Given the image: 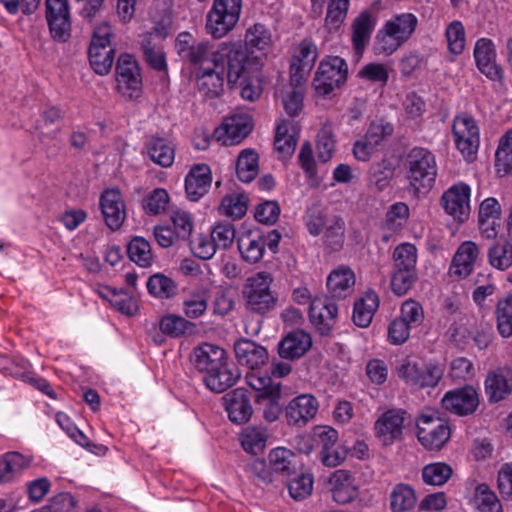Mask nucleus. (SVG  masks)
Here are the masks:
<instances>
[{"mask_svg": "<svg viewBox=\"0 0 512 512\" xmlns=\"http://www.w3.org/2000/svg\"><path fill=\"white\" fill-rule=\"evenodd\" d=\"M245 60H247L245 50L222 48L214 55L210 64L200 68L201 74L197 77L199 91L209 98L220 96L224 90L225 70H227L228 86L233 88L245 76Z\"/></svg>", "mask_w": 512, "mask_h": 512, "instance_id": "1", "label": "nucleus"}, {"mask_svg": "<svg viewBox=\"0 0 512 512\" xmlns=\"http://www.w3.org/2000/svg\"><path fill=\"white\" fill-rule=\"evenodd\" d=\"M190 360L194 368L203 374L208 389L222 393L240 378L238 369L227 362L226 351L214 344L203 343L193 349Z\"/></svg>", "mask_w": 512, "mask_h": 512, "instance_id": "2", "label": "nucleus"}, {"mask_svg": "<svg viewBox=\"0 0 512 512\" xmlns=\"http://www.w3.org/2000/svg\"><path fill=\"white\" fill-rule=\"evenodd\" d=\"M417 17L412 13L394 15L377 32L373 50L376 55H391L414 33Z\"/></svg>", "mask_w": 512, "mask_h": 512, "instance_id": "3", "label": "nucleus"}, {"mask_svg": "<svg viewBox=\"0 0 512 512\" xmlns=\"http://www.w3.org/2000/svg\"><path fill=\"white\" fill-rule=\"evenodd\" d=\"M272 283V275L265 271L247 278L242 287V296L249 312L264 315L276 307L278 298L271 290Z\"/></svg>", "mask_w": 512, "mask_h": 512, "instance_id": "4", "label": "nucleus"}, {"mask_svg": "<svg viewBox=\"0 0 512 512\" xmlns=\"http://www.w3.org/2000/svg\"><path fill=\"white\" fill-rule=\"evenodd\" d=\"M407 177L415 192H428L435 183L437 165L431 151L414 147L406 156Z\"/></svg>", "mask_w": 512, "mask_h": 512, "instance_id": "5", "label": "nucleus"}, {"mask_svg": "<svg viewBox=\"0 0 512 512\" xmlns=\"http://www.w3.org/2000/svg\"><path fill=\"white\" fill-rule=\"evenodd\" d=\"M242 0H214L207 14L206 29L215 39L224 37L237 24Z\"/></svg>", "mask_w": 512, "mask_h": 512, "instance_id": "6", "label": "nucleus"}, {"mask_svg": "<svg viewBox=\"0 0 512 512\" xmlns=\"http://www.w3.org/2000/svg\"><path fill=\"white\" fill-rule=\"evenodd\" d=\"M111 35V27L106 22L93 31L88 57L92 69L99 75L108 74L113 65L115 49L111 47Z\"/></svg>", "mask_w": 512, "mask_h": 512, "instance_id": "7", "label": "nucleus"}, {"mask_svg": "<svg viewBox=\"0 0 512 512\" xmlns=\"http://www.w3.org/2000/svg\"><path fill=\"white\" fill-rule=\"evenodd\" d=\"M348 66L339 56L323 59L315 73L313 85L317 94L328 96L335 88H340L347 80Z\"/></svg>", "mask_w": 512, "mask_h": 512, "instance_id": "8", "label": "nucleus"}, {"mask_svg": "<svg viewBox=\"0 0 512 512\" xmlns=\"http://www.w3.org/2000/svg\"><path fill=\"white\" fill-rule=\"evenodd\" d=\"M271 43V35L262 24H255L247 30L245 36V45H232L223 47L224 49H243L247 53V60H245L244 71L259 70L263 65V60L266 57L265 50Z\"/></svg>", "mask_w": 512, "mask_h": 512, "instance_id": "9", "label": "nucleus"}, {"mask_svg": "<svg viewBox=\"0 0 512 512\" xmlns=\"http://www.w3.org/2000/svg\"><path fill=\"white\" fill-rule=\"evenodd\" d=\"M417 438L429 450H440L450 438L448 423L436 414H421L416 420Z\"/></svg>", "mask_w": 512, "mask_h": 512, "instance_id": "10", "label": "nucleus"}, {"mask_svg": "<svg viewBox=\"0 0 512 512\" xmlns=\"http://www.w3.org/2000/svg\"><path fill=\"white\" fill-rule=\"evenodd\" d=\"M175 49L182 61L193 66L210 64L214 55L220 50L214 51L213 46L207 41H197L189 32H181L175 40Z\"/></svg>", "mask_w": 512, "mask_h": 512, "instance_id": "11", "label": "nucleus"}, {"mask_svg": "<svg viewBox=\"0 0 512 512\" xmlns=\"http://www.w3.org/2000/svg\"><path fill=\"white\" fill-rule=\"evenodd\" d=\"M397 373L407 384L419 388L435 387L443 376V370L435 364L419 366L410 360L404 361L397 367Z\"/></svg>", "mask_w": 512, "mask_h": 512, "instance_id": "12", "label": "nucleus"}, {"mask_svg": "<svg viewBox=\"0 0 512 512\" xmlns=\"http://www.w3.org/2000/svg\"><path fill=\"white\" fill-rule=\"evenodd\" d=\"M46 20L52 39L67 42L71 36L68 0H46Z\"/></svg>", "mask_w": 512, "mask_h": 512, "instance_id": "13", "label": "nucleus"}, {"mask_svg": "<svg viewBox=\"0 0 512 512\" xmlns=\"http://www.w3.org/2000/svg\"><path fill=\"white\" fill-rule=\"evenodd\" d=\"M473 55L476 67L483 75L491 81L503 83L504 70L496 61V49L491 39H478Z\"/></svg>", "mask_w": 512, "mask_h": 512, "instance_id": "14", "label": "nucleus"}, {"mask_svg": "<svg viewBox=\"0 0 512 512\" xmlns=\"http://www.w3.org/2000/svg\"><path fill=\"white\" fill-rule=\"evenodd\" d=\"M406 416L407 412L403 409H389L376 420L375 435L384 446L402 439Z\"/></svg>", "mask_w": 512, "mask_h": 512, "instance_id": "15", "label": "nucleus"}, {"mask_svg": "<svg viewBox=\"0 0 512 512\" xmlns=\"http://www.w3.org/2000/svg\"><path fill=\"white\" fill-rule=\"evenodd\" d=\"M319 408L318 400L311 394L294 397L284 409L287 425L304 427L315 418Z\"/></svg>", "mask_w": 512, "mask_h": 512, "instance_id": "16", "label": "nucleus"}, {"mask_svg": "<svg viewBox=\"0 0 512 512\" xmlns=\"http://www.w3.org/2000/svg\"><path fill=\"white\" fill-rule=\"evenodd\" d=\"M445 410L459 416L471 415L479 405L478 393L473 386H464L448 391L442 398Z\"/></svg>", "mask_w": 512, "mask_h": 512, "instance_id": "17", "label": "nucleus"}, {"mask_svg": "<svg viewBox=\"0 0 512 512\" xmlns=\"http://www.w3.org/2000/svg\"><path fill=\"white\" fill-rule=\"evenodd\" d=\"M116 80L118 88L130 98L137 96L142 86L139 67L132 55L123 54L116 64Z\"/></svg>", "mask_w": 512, "mask_h": 512, "instance_id": "18", "label": "nucleus"}, {"mask_svg": "<svg viewBox=\"0 0 512 512\" xmlns=\"http://www.w3.org/2000/svg\"><path fill=\"white\" fill-rule=\"evenodd\" d=\"M470 187L465 183L453 185L441 197L446 213L459 222H464L470 215Z\"/></svg>", "mask_w": 512, "mask_h": 512, "instance_id": "19", "label": "nucleus"}, {"mask_svg": "<svg viewBox=\"0 0 512 512\" xmlns=\"http://www.w3.org/2000/svg\"><path fill=\"white\" fill-rule=\"evenodd\" d=\"M99 204L106 226L113 231L120 229L126 219V206L120 191L105 190Z\"/></svg>", "mask_w": 512, "mask_h": 512, "instance_id": "20", "label": "nucleus"}, {"mask_svg": "<svg viewBox=\"0 0 512 512\" xmlns=\"http://www.w3.org/2000/svg\"><path fill=\"white\" fill-rule=\"evenodd\" d=\"M252 131V121L248 115H233L226 119L214 132V137L225 146L239 144Z\"/></svg>", "mask_w": 512, "mask_h": 512, "instance_id": "21", "label": "nucleus"}, {"mask_svg": "<svg viewBox=\"0 0 512 512\" xmlns=\"http://www.w3.org/2000/svg\"><path fill=\"white\" fill-rule=\"evenodd\" d=\"M222 403L229 420L235 424L247 423L253 414L249 392L244 388H236L226 393L222 397Z\"/></svg>", "mask_w": 512, "mask_h": 512, "instance_id": "22", "label": "nucleus"}, {"mask_svg": "<svg viewBox=\"0 0 512 512\" xmlns=\"http://www.w3.org/2000/svg\"><path fill=\"white\" fill-rule=\"evenodd\" d=\"M332 499L345 505L354 501L359 494V487L350 471L339 469L334 471L328 480Z\"/></svg>", "mask_w": 512, "mask_h": 512, "instance_id": "23", "label": "nucleus"}, {"mask_svg": "<svg viewBox=\"0 0 512 512\" xmlns=\"http://www.w3.org/2000/svg\"><path fill=\"white\" fill-rule=\"evenodd\" d=\"M167 35L168 31L165 26H156L149 33L144 35L141 41V49L145 61L151 68L157 71H165L167 69V63L162 47L159 43L154 41V39L158 38L162 40L166 38Z\"/></svg>", "mask_w": 512, "mask_h": 512, "instance_id": "24", "label": "nucleus"}, {"mask_svg": "<svg viewBox=\"0 0 512 512\" xmlns=\"http://www.w3.org/2000/svg\"><path fill=\"white\" fill-rule=\"evenodd\" d=\"M485 392L490 402H499L512 393V369L499 367L490 371L485 379Z\"/></svg>", "mask_w": 512, "mask_h": 512, "instance_id": "25", "label": "nucleus"}, {"mask_svg": "<svg viewBox=\"0 0 512 512\" xmlns=\"http://www.w3.org/2000/svg\"><path fill=\"white\" fill-rule=\"evenodd\" d=\"M311 345V336L303 330L296 329L287 333L278 343V354L282 359L293 361L305 355Z\"/></svg>", "mask_w": 512, "mask_h": 512, "instance_id": "26", "label": "nucleus"}, {"mask_svg": "<svg viewBox=\"0 0 512 512\" xmlns=\"http://www.w3.org/2000/svg\"><path fill=\"white\" fill-rule=\"evenodd\" d=\"M234 352L240 365L255 370L268 361V352L265 347L256 342L242 338L234 343Z\"/></svg>", "mask_w": 512, "mask_h": 512, "instance_id": "27", "label": "nucleus"}, {"mask_svg": "<svg viewBox=\"0 0 512 512\" xmlns=\"http://www.w3.org/2000/svg\"><path fill=\"white\" fill-rule=\"evenodd\" d=\"M337 313V305L328 298H315L310 303V320L318 327L322 335L330 333Z\"/></svg>", "mask_w": 512, "mask_h": 512, "instance_id": "28", "label": "nucleus"}, {"mask_svg": "<svg viewBox=\"0 0 512 512\" xmlns=\"http://www.w3.org/2000/svg\"><path fill=\"white\" fill-rule=\"evenodd\" d=\"M376 25V17L369 10H363L352 22V44L357 55H362Z\"/></svg>", "mask_w": 512, "mask_h": 512, "instance_id": "29", "label": "nucleus"}, {"mask_svg": "<svg viewBox=\"0 0 512 512\" xmlns=\"http://www.w3.org/2000/svg\"><path fill=\"white\" fill-rule=\"evenodd\" d=\"M211 170L206 164L195 165L185 179V190L191 201H197L204 196L211 186Z\"/></svg>", "mask_w": 512, "mask_h": 512, "instance_id": "30", "label": "nucleus"}, {"mask_svg": "<svg viewBox=\"0 0 512 512\" xmlns=\"http://www.w3.org/2000/svg\"><path fill=\"white\" fill-rule=\"evenodd\" d=\"M237 245L243 260L254 264L263 257L266 240L260 231H247L238 238Z\"/></svg>", "mask_w": 512, "mask_h": 512, "instance_id": "31", "label": "nucleus"}, {"mask_svg": "<svg viewBox=\"0 0 512 512\" xmlns=\"http://www.w3.org/2000/svg\"><path fill=\"white\" fill-rule=\"evenodd\" d=\"M145 148L151 161L167 168L170 167L175 158V145L167 138L151 135L145 142Z\"/></svg>", "mask_w": 512, "mask_h": 512, "instance_id": "32", "label": "nucleus"}, {"mask_svg": "<svg viewBox=\"0 0 512 512\" xmlns=\"http://www.w3.org/2000/svg\"><path fill=\"white\" fill-rule=\"evenodd\" d=\"M355 285L354 272L341 266L333 270L327 278V288L332 298H346Z\"/></svg>", "mask_w": 512, "mask_h": 512, "instance_id": "33", "label": "nucleus"}, {"mask_svg": "<svg viewBox=\"0 0 512 512\" xmlns=\"http://www.w3.org/2000/svg\"><path fill=\"white\" fill-rule=\"evenodd\" d=\"M478 254L479 249L474 242H463L453 257L451 273L463 278L469 276L473 271Z\"/></svg>", "mask_w": 512, "mask_h": 512, "instance_id": "34", "label": "nucleus"}, {"mask_svg": "<svg viewBox=\"0 0 512 512\" xmlns=\"http://www.w3.org/2000/svg\"><path fill=\"white\" fill-rule=\"evenodd\" d=\"M379 307V297L373 290H368L365 295L354 302L352 320L361 328L368 327Z\"/></svg>", "mask_w": 512, "mask_h": 512, "instance_id": "35", "label": "nucleus"}, {"mask_svg": "<svg viewBox=\"0 0 512 512\" xmlns=\"http://www.w3.org/2000/svg\"><path fill=\"white\" fill-rule=\"evenodd\" d=\"M246 383L255 391L261 392L258 398L264 397H280L281 396V382L275 381L268 374L261 372H249L246 374Z\"/></svg>", "mask_w": 512, "mask_h": 512, "instance_id": "36", "label": "nucleus"}, {"mask_svg": "<svg viewBox=\"0 0 512 512\" xmlns=\"http://www.w3.org/2000/svg\"><path fill=\"white\" fill-rule=\"evenodd\" d=\"M146 288L151 296L160 300L171 299L178 291L177 283L162 273L151 275L147 280Z\"/></svg>", "mask_w": 512, "mask_h": 512, "instance_id": "37", "label": "nucleus"}, {"mask_svg": "<svg viewBox=\"0 0 512 512\" xmlns=\"http://www.w3.org/2000/svg\"><path fill=\"white\" fill-rule=\"evenodd\" d=\"M270 468L274 474H281L290 476L291 473L295 472L296 455L290 449L285 447H277L272 449L268 455Z\"/></svg>", "mask_w": 512, "mask_h": 512, "instance_id": "38", "label": "nucleus"}, {"mask_svg": "<svg viewBox=\"0 0 512 512\" xmlns=\"http://www.w3.org/2000/svg\"><path fill=\"white\" fill-rule=\"evenodd\" d=\"M417 498L415 491L407 484H397L390 493V509L392 512H410L415 508Z\"/></svg>", "mask_w": 512, "mask_h": 512, "instance_id": "39", "label": "nucleus"}, {"mask_svg": "<svg viewBox=\"0 0 512 512\" xmlns=\"http://www.w3.org/2000/svg\"><path fill=\"white\" fill-rule=\"evenodd\" d=\"M259 156L253 149L241 151L236 162V174L241 182H251L259 173Z\"/></svg>", "mask_w": 512, "mask_h": 512, "instance_id": "40", "label": "nucleus"}, {"mask_svg": "<svg viewBox=\"0 0 512 512\" xmlns=\"http://www.w3.org/2000/svg\"><path fill=\"white\" fill-rule=\"evenodd\" d=\"M29 465V461L18 452H8L0 458V482L11 481L16 474Z\"/></svg>", "mask_w": 512, "mask_h": 512, "instance_id": "41", "label": "nucleus"}, {"mask_svg": "<svg viewBox=\"0 0 512 512\" xmlns=\"http://www.w3.org/2000/svg\"><path fill=\"white\" fill-rule=\"evenodd\" d=\"M209 291L207 289H196L191 291L183 301V312L191 319L202 316L208 307Z\"/></svg>", "mask_w": 512, "mask_h": 512, "instance_id": "42", "label": "nucleus"}, {"mask_svg": "<svg viewBox=\"0 0 512 512\" xmlns=\"http://www.w3.org/2000/svg\"><path fill=\"white\" fill-rule=\"evenodd\" d=\"M349 0H329L327 7V14L325 17V28L328 32H336L344 23L348 9Z\"/></svg>", "mask_w": 512, "mask_h": 512, "instance_id": "43", "label": "nucleus"}, {"mask_svg": "<svg viewBox=\"0 0 512 512\" xmlns=\"http://www.w3.org/2000/svg\"><path fill=\"white\" fill-rule=\"evenodd\" d=\"M127 254L131 261L140 267H149L152 264L150 243L143 237H134L127 245Z\"/></svg>", "mask_w": 512, "mask_h": 512, "instance_id": "44", "label": "nucleus"}, {"mask_svg": "<svg viewBox=\"0 0 512 512\" xmlns=\"http://www.w3.org/2000/svg\"><path fill=\"white\" fill-rule=\"evenodd\" d=\"M160 330L163 334L171 337H180L192 334L196 325L185 318L177 315H167L160 320Z\"/></svg>", "mask_w": 512, "mask_h": 512, "instance_id": "45", "label": "nucleus"}, {"mask_svg": "<svg viewBox=\"0 0 512 512\" xmlns=\"http://www.w3.org/2000/svg\"><path fill=\"white\" fill-rule=\"evenodd\" d=\"M267 433L263 428L248 427L241 434V445L243 449L252 454L258 455L266 447Z\"/></svg>", "mask_w": 512, "mask_h": 512, "instance_id": "46", "label": "nucleus"}, {"mask_svg": "<svg viewBox=\"0 0 512 512\" xmlns=\"http://www.w3.org/2000/svg\"><path fill=\"white\" fill-rule=\"evenodd\" d=\"M289 124V121L283 120L276 128L274 147L282 158L291 157L297 145L295 135L289 134Z\"/></svg>", "mask_w": 512, "mask_h": 512, "instance_id": "47", "label": "nucleus"}, {"mask_svg": "<svg viewBox=\"0 0 512 512\" xmlns=\"http://www.w3.org/2000/svg\"><path fill=\"white\" fill-rule=\"evenodd\" d=\"M496 320L499 334L504 338L512 336V294L498 300Z\"/></svg>", "mask_w": 512, "mask_h": 512, "instance_id": "48", "label": "nucleus"}, {"mask_svg": "<svg viewBox=\"0 0 512 512\" xmlns=\"http://www.w3.org/2000/svg\"><path fill=\"white\" fill-rule=\"evenodd\" d=\"M394 268L404 271H416L417 249L411 243H402L393 251Z\"/></svg>", "mask_w": 512, "mask_h": 512, "instance_id": "49", "label": "nucleus"}, {"mask_svg": "<svg viewBox=\"0 0 512 512\" xmlns=\"http://www.w3.org/2000/svg\"><path fill=\"white\" fill-rule=\"evenodd\" d=\"M336 141L330 124H324L317 134V157L322 163H327L333 157Z\"/></svg>", "mask_w": 512, "mask_h": 512, "instance_id": "50", "label": "nucleus"}, {"mask_svg": "<svg viewBox=\"0 0 512 512\" xmlns=\"http://www.w3.org/2000/svg\"><path fill=\"white\" fill-rule=\"evenodd\" d=\"M489 263L496 269L506 270L512 266V244L508 241L496 242L488 252Z\"/></svg>", "mask_w": 512, "mask_h": 512, "instance_id": "51", "label": "nucleus"}, {"mask_svg": "<svg viewBox=\"0 0 512 512\" xmlns=\"http://www.w3.org/2000/svg\"><path fill=\"white\" fill-rule=\"evenodd\" d=\"M393 176V164L387 159L375 163L370 168V183L379 191H383L389 186Z\"/></svg>", "mask_w": 512, "mask_h": 512, "instance_id": "52", "label": "nucleus"}, {"mask_svg": "<svg viewBox=\"0 0 512 512\" xmlns=\"http://www.w3.org/2000/svg\"><path fill=\"white\" fill-rule=\"evenodd\" d=\"M345 239V223L340 217H333L329 220L324 233V243L331 251H338L342 248Z\"/></svg>", "mask_w": 512, "mask_h": 512, "instance_id": "53", "label": "nucleus"}, {"mask_svg": "<svg viewBox=\"0 0 512 512\" xmlns=\"http://www.w3.org/2000/svg\"><path fill=\"white\" fill-rule=\"evenodd\" d=\"M495 165L498 173H509L512 169V130L501 137L495 154Z\"/></svg>", "mask_w": 512, "mask_h": 512, "instance_id": "54", "label": "nucleus"}, {"mask_svg": "<svg viewBox=\"0 0 512 512\" xmlns=\"http://www.w3.org/2000/svg\"><path fill=\"white\" fill-rule=\"evenodd\" d=\"M170 197L163 188H156L150 192L142 202V208L148 215H159L165 212Z\"/></svg>", "mask_w": 512, "mask_h": 512, "instance_id": "55", "label": "nucleus"}, {"mask_svg": "<svg viewBox=\"0 0 512 512\" xmlns=\"http://www.w3.org/2000/svg\"><path fill=\"white\" fill-rule=\"evenodd\" d=\"M62 113L56 107H50L43 112V121L38 123L37 129L42 138L54 139L56 138L60 127L57 124L61 119Z\"/></svg>", "mask_w": 512, "mask_h": 512, "instance_id": "56", "label": "nucleus"}, {"mask_svg": "<svg viewBox=\"0 0 512 512\" xmlns=\"http://www.w3.org/2000/svg\"><path fill=\"white\" fill-rule=\"evenodd\" d=\"M452 469L445 463H434L425 466L422 470V477L429 485L440 486L451 477Z\"/></svg>", "mask_w": 512, "mask_h": 512, "instance_id": "57", "label": "nucleus"}, {"mask_svg": "<svg viewBox=\"0 0 512 512\" xmlns=\"http://www.w3.org/2000/svg\"><path fill=\"white\" fill-rule=\"evenodd\" d=\"M245 470L258 485H268L274 481L275 474L263 459H252L245 465Z\"/></svg>", "mask_w": 512, "mask_h": 512, "instance_id": "58", "label": "nucleus"}, {"mask_svg": "<svg viewBox=\"0 0 512 512\" xmlns=\"http://www.w3.org/2000/svg\"><path fill=\"white\" fill-rule=\"evenodd\" d=\"M290 496L297 500H303L308 497L313 490V476L309 473H301L288 483Z\"/></svg>", "mask_w": 512, "mask_h": 512, "instance_id": "59", "label": "nucleus"}, {"mask_svg": "<svg viewBox=\"0 0 512 512\" xmlns=\"http://www.w3.org/2000/svg\"><path fill=\"white\" fill-rule=\"evenodd\" d=\"M452 133L455 139L479 138V129L473 117L469 115L457 116L454 119Z\"/></svg>", "mask_w": 512, "mask_h": 512, "instance_id": "60", "label": "nucleus"}, {"mask_svg": "<svg viewBox=\"0 0 512 512\" xmlns=\"http://www.w3.org/2000/svg\"><path fill=\"white\" fill-rule=\"evenodd\" d=\"M475 500L481 512H501L500 502L487 484H479L476 487Z\"/></svg>", "mask_w": 512, "mask_h": 512, "instance_id": "61", "label": "nucleus"}, {"mask_svg": "<svg viewBox=\"0 0 512 512\" xmlns=\"http://www.w3.org/2000/svg\"><path fill=\"white\" fill-rule=\"evenodd\" d=\"M417 280L416 271L393 269L391 275V289L397 296H404Z\"/></svg>", "mask_w": 512, "mask_h": 512, "instance_id": "62", "label": "nucleus"}, {"mask_svg": "<svg viewBox=\"0 0 512 512\" xmlns=\"http://www.w3.org/2000/svg\"><path fill=\"white\" fill-rule=\"evenodd\" d=\"M449 51L455 55L463 52L465 47V29L460 21L451 22L446 28Z\"/></svg>", "mask_w": 512, "mask_h": 512, "instance_id": "63", "label": "nucleus"}, {"mask_svg": "<svg viewBox=\"0 0 512 512\" xmlns=\"http://www.w3.org/2000/svg\"><path fill=\"white\" fill-rule=\"evenodd\" d=\"M221 209L228 216L240 219L248 209V197L245 194L225 196L221 202Z\"/></svg>", "mask_w": 512, "mask_h": 512, "instance_id": "64", "label": "nucleus"}]
</instances>
